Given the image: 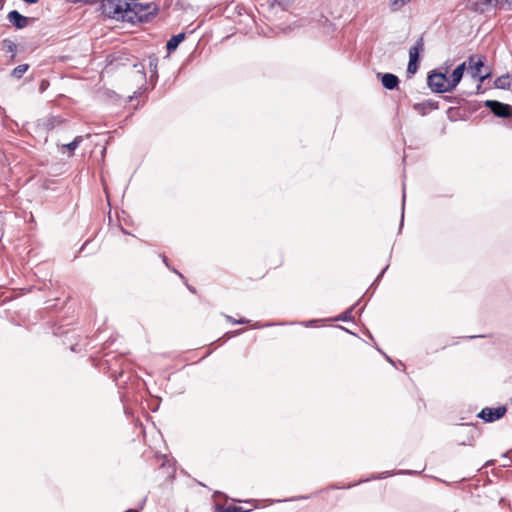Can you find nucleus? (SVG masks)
I'll return each mask as SVG.
<instances>
[{"mask_svg": "<svg viewBox=\"0 0 512 512\" xmlns=\"http://www.w3.org/2000/svg\"><path fill=\"white\" fill-rule=\"evenodd\" d=\"M129 16L127 22H148L157 12V6L154 3L128 2Z\"/></svg>", "mask_w": 512, "mask_h": 512, "instance_id": "1", "label": "nucleus"}, {"mask_svg": "<svg viewBox=\"0 0 512 512\" xmlns=\"http://www.w3.org/2000/svg\"><path fill=\"white\" fill-rule=\"evenodd\" d=\"M128 1L126 0H105L103 2L104 13L112 19L117 21H126L129 16Z\"/></svg>", "mask_w": 512, "mask_h": 512, "instance_id": "2", "label": "nucleus"}, {"mask_svg": "<svg viewBox=\"0 0 512 512\" xmlns=\"http://www.w3.org/2000/svg\"><path fill=\"white\" fill-rule=\"evenodd\" d=\"M473 5L474 10L481 13L491 9L511 10L512 0H476Z\"/></svg>", "mask_w": 512, "mask_h": 512, "instance_id": "3", "label": "nucleus"}, {"mask_svg": "<svg viewBox=\"0 0 512 512\" xmlns=\"http://www.w3.org/2000/svg\"><path fill=\"white\" fill-rule=\"evenodd\" d=\"M429 88L435 93L451 92L448 77L444 73H431L427 78Z\"/></svg>", "mask_w": 512, "mask_h": 512, "instance_id": "4", "label": "nucleus"}, {"mask_svg": "<svg viewBox=\"0 0 512 512\" xmlns=\"http://www.w3.org/2000/svg\"><path fill=\"white\" fill-rule=\"evenodd\" d=\"M484 60L485 58L481 55H472L468 60L472 77L480 80L481 82L490 76L489 72H481V69L484 66Z\"/></svg>", "mask_w": 512, "mask_h": 512, "instance_id": "5", "label": "nucleus"}, {"mask_svg": "<svg viewBox=\"0 0 512 512\" xmlns=\"http://www.w3.org/2000/svg\"><path fill=\"white\" fill-rule=\"evenodd\" d=\"M424 43L423 39L420 38L416 41L414 46H412L409 50V63L407 66V73L409 74H415L418 70V59H419V53L423 50Z\"/></svg>", "mask_w": 512, "mask_h": 512, "instance_id": "6", "label": "nucleus"}, {"mask_svg": "<svg viewBox=\"0 0 512 512\" xmlns=\"http://www.w3.org/2000/svg\"><path fill=\"white\" fill-rule=\"evenodd\" d=\"M484 105L497 117L509 118L512 116V107L508 104L496 100H486Z\"/></svg>", "mask_w": 512, "mask_h": 512, "instance_id": "7", "label": "nucleus"}, {"mask_svg": "<svg viewBox=\"0 0 512 512\" xmlns=\"http://www.w3.org/2000/svg\"><path fill=\"white\" fill-rule=\"evenodd\" d=\"M505 413L506 408L504 406H499L497 408L486 407L481 410V412L478 414V417L486 422H493L503 417Z\"/></svg>", "mask_w": 512, "mask_h": 512, "instance_id": "8", "label": "nucleus"}, {"mask_svg": "<svg viewBox=\"0 0 512 512\" xmlns=\"http://www.w3.org/2000/svg\"><path fill=\"white\" fill-rule=\"evenodd\" d=\"M7 19L9 22L18 29H23L28 25L29 19L17 10H12L8 13Z\"/></svg>", "mask_w": 512, "mask_h": 512, "instance_id": "9", "label": "nucleus"}, {"mask_svg": "<svg viewBox=\"0 0 512 512\" xmlns=\"http://www.w3.org/2000/svg\"><path fill=\"white\" fill-rule=\"evenodd\" d=\"M465 67H466V63L465 62L461 63L453 70L450 77L448 78V82H449V85H450V88L452 91L460 83V81L463 77Z\"/></svg>", "mask_w": 512, "mask_h": 512, "instance_id": "10", "label": "nucleus"}, {"mask_svg": "<svg viewBox=\"0 0 512 512\" xmlns=\"http://www.w3.org/2000/svg\"><path fill=\"white\" fill-rule=\"evenodd\" d=\"M438 108V102L433 100H427L421 103H415L413 105V109L419 112L421 115H426L428 110H436Z\"/></svg>", "mask_w": 512, "mask_h": 512, "instance_id": "11", "label": "nucleus"}, {"mask_svg": "<svg viewBox=\"0 0 512 512\" xmlns=\"http://www.w3.org/2000/svg\"><path fill=\"white\" fill-rule=\"evenodd\" d=\"M381 81H382V85L388 89V90H393L395 89L398 84H399V79L396 75L394 74H391V73H385L382 75V78H381Z\"/></svg>", "mask_w": 512, "mask_h": 512, "instance_id": "12", "label": "nucleus"}, {"mask_svg": "<svg viewBox=\"0 0 512 512\" xmlns=\"http://www.w3.org/2000/svg\"><path fill=\"white\" fill-rule=\"evenodd\" d=\"M185 39L184 33H179L177 35L172 36L166 44V49L168 51H174L177 49L178 45Z\"/></svg>", "mask_w": 512, "mask_h": 512, "instance_id": "13", "label": "nucleus"}, {"mask_svg": "<svg viewBox=\"0 0 512 512\" xmlns=\"http://www.w3.org/2000/svg\"><path fill=\"white\" fill-rule=\"evenodd\" d=\"M413 0H390L389 7L391 11L396 12L401 10L405 5L409 4Z\"/></svg>", "mask_w": 512, "mask_h": 512, "instance_id": "14", "label": "nucleus"}, {"mask_svg": "<svg viewBox=\"0 0 512 512\" xmlns=\"http://www.w3.org/2000/svg\"><path fill=\"white\" fill-rule=\"evenodd\" d=\"M29 69L28 64H21L15 67L12 72L11 76L16 79H20Z\"/></svg>", "mask_w": 512, "mask_h": 512, "instance_id": "15", "label": "nucleus"}, {"mask_svg": "<svg viewBox=\"0 0 512 512\" xmlns=\"http://www.w3.org/2000/svg\"><path fill=\"white\" fill-rule=\"evenodd\" d=\"M495 86L499 89H509L510 88V81H509V75H502L498 77L495 80Z\"/></svg>", "mask_w": 512, "mask_h": 512, "instance_id": "16", "label": "nucleus"}, {"mask_svg": "<svg viewBox=\"0 0 512 512\" xmlns=\"http://www.w3.org/2000/svg\"><path fill=\"white\" fill-rule=\"evenodd\" d=\"M3 48L10 54H13V56H16L17 53V45L11 41L10 39H4L2 41Z\"/></svg>", "mask_w": 512, "mask_h": 512, "instance_id": "17", "label": "nucleus"}, {"mask_svg": "<svg viewBox=\"0 0 512 512\" xmlns=\"http://www.w3.org/2000/svg\"><path fill=\"white\" fill-rule=\"evenodd\" d=\"M83 141L82 136H77L74 138V140L68 144L63 145V148H66L70 152H74L75 149L80 145V143Z\"/></svg>", "mask_w": 512, "mask_h": 512, "instance_id": "18", "label": "nucleus"}, {"mask_svg": "<svg viewBox=\"0 0 512 512\" xmlns=\"http://www.w3.org/2000/svg\"><path fill=\"white\" fill-rule=\"evenodd\" d=\"M352 311H353V307L349 308L348 310H346L342 315H340L337 320H342V321H349L352 319Z\"/></svg>", "mask_w": 512, "mask_h": 512, "instance_id": "19", "label": "nucleus"}, {"mask_svg": "<svg viewBox=\"0 0 512 512\" xmlns=\"http://www.w3.org/2000/svg\"><path fill=\"white\" fill-rule=\"evenodd\" d=\"M225 318H226L229 322H231V323H233V324H247V323H249V320L244 319V318L239 319V320H236V319H234L233 317H231V316H229V315H226V316H225Z\"/></svg>", "mask_w": 512, "mask_h": 512, "instance_id": "20", "label": "nucleus"}, {"mask_svg": "<svg viewBox=\"0 0 512 512\" xmlns=\"http://www.w3.org/2000/svg\"><path fill=\"white\" fill-rule=\"evenodd\" d=\"M274 2L279 6L286 8L293 2V0H274Z\"/></svg>", "mask_w": 512, "mask_h": 512, "instance_id": "21", "label": "nucleus"}, {"mask_svg": "<svg viewBox=\"0 0 512 512\" xmlns=\"http://www.w3.org/2000/svg\"><path fill=\"white\" fill-rule=\"evenodd\" d=\"M48 86V82L46 80H42L40 84V91L43 92Z\"/></svg>", "mask_w": 512, "mask_h": 512, "instance_id": "22", "label": "nucleus"}, {"mask_svg": "<svg viewBox=\"0 0 512 512\" xmlns=\"http://www.w3.org/2000/svg\"><path fill=\"white\" fill-rule=\"evenodd\" d=\"M219 512H235V508H232L231 506L224 508L220 510Z\"/></svg>", "mask_w": 512, "mask_h": 512, "instance_id": "23", "label": "nucleus"}, {"mask_svg": "<svg viewBox=\"0 0 512 512\" xmlns=\"http://www.w3.org/2000/svg\"><path fill=\"white\" fill-rule=\"evenodd\" d=\"M232 508H235V512H246L245 510H243L242 507H238V506H231Z\"/></svg>", "mask_w": 512, "mask_h": 512, "instance_id": "24", "label": "nucleus"}, {"mask_svg": "<svg viewBox=\"0 0 512 512\" xmlns=\"http://www.w3.org/2000/svg\"><path fill=\"white\" fill-rule=\"evenodd\" d=\"M316 322V320H310L305 323L306 326H311Z\"/></svg>", "mask_w": 512, "mask_h": 512, "instance_id": "25", "label": "nucleus"}, {"mask_svg": "<svg viewBox=\"0 0 512 512\" xmlns=\"http://www.w3.org/2000/svg\"><path fill=\"white\" fill-rule=\"evenodd\" d=\"M25 2L29 3V4H35L38 2V0H24Z\"/></svg>", "mask_w": 512, "mask_h": 512, "instance_id": "26", "label": "nucleus"}, {"mask_svg": "<svg viewBox=\"0 0 512 512\" xmlns=\"http://www.w3.org/2000/svg\"><path fill=\"white\" fill-rule=\"evenodd\" d=\"M162 259H163V262L165 263V265H166L167 267H169V265H168V261H167V257H166V256H162Z\"/></svg>", "mask_w": 512, "mask_h": 512, "instance_id": "27", "label": "nucleus"}, {"mask_svg": "<svg viewBox=\"0 0 512 512\" xmlns=\"http://www.w3.org/2000/svg\"><path fill=\"white\" fill-rule=\"evenodd\" d=\"M387 268H388V266L383 271H381L380 275L377 277V280H379L380 277H382V275L384 274V272L386 271Z\"/></svg>", "mask_w": 512, "mask_h": 512, "instance_id": "28", "label": "nucleus"}, {"mask_svg": "<svg viewBox=\"0 0 512 512\" xmlns=\"http://www.w3.org/2000/svg\"><path fill=\"white\" fill-rule=\"evenodd\" d=\"M173 272H175L177 275H179V277L183 278V275L181 273H179L176 269H173Z\"/></svg>", "mask_w": 512, "mask_h": 512, "instance_id": "29", "label": "nucleus"}, {"mask_svg": "<svg viewBox=\"0 0 512 512\" xmlns=\"http://www.w3.org/2000/svg\"><path fill=\"white\" fill-rule=\"evenodd\" d=\"M188 289H189L192 293H195V292H196L195 288H193L192 286H188Z\"/></svg>", "mask_w": 512, "mask_h": 512, "instance_id": "30", "label": "nucleus"}, {"mask_svg": "<svg viewBox=\"0 0 512 512\" xmlns=\"http://www.w3.org/2000/svg\"><path fill=\"white\" fill-rule=\"evenodd\" d=\"M241 332L242 330H237L236 332H234V334H231L230 336L240 334Z\"/></svg>", "mask_w": 512, "mask_h": 512, "instance_id": "31", "label": "nucleus"}, {"mask_svg": "<svg viewBox=\"0 0 512 512\" xmlns=\"http://www.w3.org/2000/svg\"><path fill=\"white\" fill-rule=\"evenodd\" d=\"M405 197H406L405 188H403V202L405 201Z\"/></svg>", "mask_w": 512, "mask_h": 512, "instance_id": "32", "label": "nucleus"}, {"mask_svg": "<svg viewBox=\"0 0 512 512\" xmlns=\"http://www.w3.org/2000/svg\"><path fill=\"white\" fill-rule=\"evenodd\" d=\"M15 57H16V56H13V54H11V56H10V61H14V60H15Z\"/></svg>", "mask_w": 512, "mask_h": 512, "instance_id": "33", "label": "nucleus"}, {"mask_svg": "<svg viewBox=\"0 0 512 512\" xmlns=\"http://www.w3.org/2000/svg\"><path fill=\"white\" fill-rule=\"evenodd\" d=\"M385 357H386L387 361H389L390 363H392V360H391V358H390V357H388L387 355H385Z\"/></svg>", "mask_w": 512, "mask_h": 512, "instance_id": "34", "label": "nucleus"}, {"mask_svg": "<svg viewBox=\"0 0 512 512\" xmlns=\"http://www.w3.org/2000/svg\"><path fill=\"white\" fill-rule=\"evenodd\" d=\"M144 502H146V498L143 499L142 504H144ZM142 508H143V505H141L140 509H142Z\"/></svg>", "mask_w": 512, "mask_h": 512, "instance_id": "35", "label": "nucleus"}, {"mask_svg": "<svg viewBox=\"0 0 512 512\" xmlns=\"http://www.w3.org/2000/svg\"><path fill=\"white\" fill-rule=\"evenodd\" d=\"M85 245H87V242H84V245L81 246V249H84Z\"/></svg>", "mask_w": 512, "mask_h": 512, "instance_id": "36", "label": "nucleus"}, {"mask_svg": "<svg viewBox=\"0 0 512 512\" xmlns=\"http://www.w3.org/2000/svg\"><path fill=\"white\" fill-rule=\"evenodd\" d=\"M85 245H87V242H84V245L81 246V249H84Z\"/></svg>", "mask_w": 512, "mask_h": 512, "instance_id": "37", "label": "nucleus"}, {"mask_svg": "<svg viewBox=\"0 0 512 512\" xmlns=\"http://www.w3.org/2000/svg\"><path fill=\"white\" fill-rule=\"evenodd\" d=\"M85 245H87V242H84V245L81 246V249H84Z\"/></svg>", "mask_w": 512, "mask_h": 512, "instance_id": "38", "label": "nucleus"}, {"mask_svg": "<svg viewBox=\"0 0 512 512\" xmlns=\"http://www.w3.org/2000/svg\"><path fill=\"white\" fill-rule=\"evenodd\" d=\"M127 512H139V510H128Z\"/></svg>", "mask_w": 512, "mask_h": 512, "instance_id": "39", "label": "nucleus"}]
</instances>
